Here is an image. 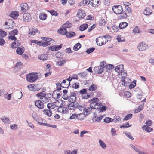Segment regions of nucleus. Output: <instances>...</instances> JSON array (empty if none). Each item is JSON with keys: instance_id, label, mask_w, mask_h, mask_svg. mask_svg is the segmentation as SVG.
<instances>
[{"instance_id": "1", "label": "nucleus", "mask_w": 154, "mask_h": 154, "mask_svg": "<svg viewBox=\"0 0 154 154\" xmlns=\"http://www.w3.org/2000/svg\"><path fill=\"white\" fill-rule=\"evenodd\" d=\"M36 96L39 98L41 100V101L44 103H46L49 102V100H51L50 98L51 96V94H45L42 92L38 93L36 94Z\"/></svg>"}, {"instance_id": "2", "label": "nucleus", "mask_w": 154, "mask_h": 154, "mask_svg": "<svg viewBox=\"0 0 154 154\" xmlns=\"http://www.w3.org/2000/svg\"><path fill=\"white\" fill-rule=\"evenodd\" d=\"M99 99L97 97L94 98L89 100L90 106L92 109H98L100 104L98 102Z\"/></svg>"}, {"instance_id": "3", "label": "nucleus", "mask_w": 154, "mask_h": 154, "mask_svg": "<svg viewBox=\"0 0 154 154\" xmlns=\"http://www.w3.org/2000/svg\"><path fill=\"white\" fill-rule=\"evenodd\" d=\"M26 78L28 82H33L37 79L38 75L37 73L32 72L27 74Z\"/></svg>"}, {"instance_id": "4", "label": "nucleus", "mask_w": 154, "mask_h": 154, "mask_svg": "<svg viewBox=\"0 0 154 154\" xmlns=\"http://www.w3.org/2000/svg\"><path fill=\"white\" fill-rule=\"evenodd\" d=\"M96 41L97 45L102 46L105 44L108 41V40L105 37L102 36L97 38Z\"/></svg>"}, {"instance_id": "5", "label": "nucleus", "mask_w": 154, "mask_h": 154, "mask_svg": "<svg viewBox=\"0 0 154 154\" xmlns=\"http://www.w3.org/2000/svg\"><path fill=\"white\" fill-rule=\"evenodd\" d=\"M5 28L7 29H13L14 27V22L11 19L7 20L4 24Z\"/></svg>"}, {"instance_id": "6", "label": "nucleus", "mask_w": 154, "mask_h": 154, "mask_svg": "<svg viewBox=\"0 0 154 154\" xmlns=\"http://www.w3.org/2000/svg\"><path fill=\"white\" fill-rule=\"evenodd\" d=\"M28 89L31 91H38L40 89V87L38 84H32L27 86Z\"/></svg>"}, {"instance_id": "7", "label": "nucleus", "mask_w": 154, "mask_h": 154, "mask_svg": "<svg viewBox=\"0 0 154 154\" xmlns=\"http://www.w3.org/2000/svg\"><path fill=\"white\" fill-rule=\"evenodd\" d=\"M148 48V45L144 42H140L138 46V48L140 51H144Z\"/></svg>"}, {"instance_id": "8", "label": "nucleus", "mask_w": 154, "mask_h": 154, "mask_svg": "<svg viewBox=\"0 0 154 154\" xmlns=\"http://www.w3.org/2000/svg\"><path fill=\"white\" fill-rule=\"evenodd\" d=\"M124 67L123 64H120L116 66L115 68L116 72L119 74V75L122 76V73Z\"/></svg>"}, {"instance_id": "9", "label": "nucleus", "mask_w": 154, "mask_h": 154, "mask_svg": "<svg viewBox=\"0 0 154 154\" xmlns=\"http://www.w3.org/2000/svg\"><path fill=\"white\" fill-rule=\"evenodd\" d=\"M23 20L25 22H28L31 20L30 15L28 13H25L23 14Z\"/></svg>"}, {"instance_id": "10", "label": "nucleus", "mask_w": 154, "mask_h": 154, "mask_svg": "<svg viewBox=\"0 0 154 154\" xmlns=\"http://www.w3.org/2000/svg\"><path fill=\"white\" fill-rule=\"evenodd\" d=\"M57 111L60 113L63 114H66L68 112V110L66 107L61 106L59 107L57 109Z\"/></svg>"}, {"instance_id": "11", "label": "nucleus", "mask_w": 154, "mask_h": 154, "mask_svg": "<svg viewBox=\"0 0 154 154\" xmlns=\"http://www.w3.org/2000/svg\"><path fill=\"white\" fill-rule=\"evenodd\" d=\"M57 32L58 34L63 35H66L67 31L66 28L62 26L61 27L59 28L57 31Z\"/></svg>"}, {"instance_id": "12", "label": "nucleus", "mask_w": 154, "mask_h": 154, "mask_svg": "<svg viewBox=\"0 0 154 154\" xmlns=\"http://www.w3.org/2000/svg\"><path fill=\"white\" fill-rule=\"evenodd\" d=\"M60 92L57 90L54 91L52 94V97L54 99H58L61 97Z\"/></svg>"}, {"instance_id": "13", "label": "nucleus", "mask_w": 154, "mask_h": 154, "mask_svg": "<svg viewBox=\"0 0 154 154\" xmlns=\"http://www.w3.org/2000/svg\"><path fill=\"white\" fill-rule=\"evenodd\" d=\"M35 105L36 107L39 109H42L44 107L43 103L40 100H36L35 102Z\"/></svg>"}, {"instance_id": "14", "label": "nucleus", "mask_w": 154, "mask_h": 154, "mask_svg": "<svg viewBox=\"0 0 154 154\" xmlns=\"http://www.w3.org/2000/svg\"><path fill=\"white\" fill-rule=\"evenodd\" d=\"M143 94L141 93L140 94H138L137 96V98L141 102H146V98L143 97Z\"/></svg>"}, {"instance_id": "15", "label": "nucleus", "mask_w": 154, "mask_h": 154, "mask_svg": "<svg viewBox=\"0 0 154 154\" xmlns=\"http://www.w3.org/2000/svg\"><path fill=\"white\" fill-rule=\"evenodd\" d=\"M19 15V12L16 11H12L9 14V16L14 19H17Z\"/></svg>"}, {"instance_id": "16", "label": "nucleus", "mask_w": 154, "mask_h": 154, "mask_svg": "<svg viewBox=\"0 0 154 154\" xmlns=\"http://www.w3.org/2000/svg\"><path fill=\"white\" fill-rule=\"evenodd\" d=\"M86 16V13L85 10H79L78 12L77 16L79 18L84 17Z\"/></svg>"}, {"instance_id": "17", "label": "nucleus", "mask_w": 154, "mask_h": 154, "mask_svg": "<svg viewBox=\"0 0 154 154\" xmlns=\"http://www.w3.org/2000/svg\"><path fill=\"white\" fill-rule=\"evenodd\" d=\"M54 103L55 107H59L61 106H63L65 105L63 102V101L61 100H57L55 102H54Z\"/></svg>"}, {"instance_id": "18", "label": "nucleus", "mask_w": 154, "mask_h": 154, "mask_svg": "<svg viewBox=\"0 0 154 154\" xmlns=\"http://www.w3.org/2000/svg\"><path fill=\"white\" fill-rule=\"evenodd\" d=\"M62 45H59L57 46L54 45L50 47V49L52 51H57L61 48Z\"/></svg>"}, {"instance_id": "19", "label": "nucleus", "mask_w": 154, "mask_h": 154, "mask_svg": "<svg viewBox=\"0 0 154 154\" xmlns=\"http://www.w3.org/2000/svg\"><path fill=\"white\" fill-rule=\"evenodd\" d=\"M76 100L75 93H71V95L69 96V101L71 103H74Z\"/></svg>"}, {"instance_id": "20", "label": "nucleus", "mask_w": 154, "mask_h": 154, "mask_svg": "<svg viewBox=\"0 0 154 154\" xmlns=\"http://www.w3.org/2000/svg\"><path fill=\"white\" fill-rule=\"evenodd\" d=\"M82 110H83L84 113L85 115H88L89 114L92 110V109L90 107H86L84 108L83 107H82Z\"/></svg>"}, {"instance_id": "21", "label": "nucleus", "mask_w": 154, "mask_h": 154, "mask_svg": "<svg viewBox=\"0 0 154 154\" xmlns=\"http://www.w3.org/2000/svg\"><path fill=\"white\" fill-rule=\"evenodd\" d=\"M107 23L106 21L104 19L102 18L99 21L98 24L101 27L105 26Z\"/></svg>"}, {"instance_id": "22", "label": "nucleus", "mask_w": 154, "mask_h": 154, "mask_svg": "<svg viewBox=\"0 0 154 154\" xmlns=\"http://www.w3.org/2000/svg\"><path fill=\"white\" fill-rule=\"evenodd\" d=\"M24 51V48L23 47H19L16 50L17 53L19 55H22Z\"/></svg>"}, {"instance_id": "23", "label": "nucleus", "mask_w": 154, "mask_h": 154, "mask_svg": "<svg viewBox=\"0 0 154 154\" xmlns=\"http://www.w3.org/2000/svg\"><path fill=\"white\" fill-rule=\"evenodd\" d=\"M128 23L125 22L120 23L119 25V28L121 29H123L128 26Z\"/></svg>"}, {"instance_id": "24", "label": "nucleus", "mask_w": 154, "mask_h": 154, "mask_svg": "<svg viewBox=\"0 0 154 154\" xmlns=\"http://www.w3.org/2000/svg\"><path fill=\"white\" fill-rule=\"evenodd\" d=\"M149 126L144 125L142 127V128L145 131L148 132H150L152 131L153 129Z\"/></svg>"}, {"instance_id": "25", "label": "nucleus", "mask_w": 154, "mask_h": 154, "mask_svg": "<svg viewBox=\"0 0 154 154\" xmlns=\"http://www.w3.org/2000/svg\"><path fill=\"white\" fill-rule=\"evenodd\" d=\"M66 36L69 38H70L73 36L76 35L75 33L74 32L71 31L68 32L66 33Z\"/></svg>"}, {"instance_id": "26", "label": "nucleus", "mask_w": 154, "mask_h": 154, "mask_svg": "<svg viewBox=\"0 0 154 154\" xmlns=\"http://www.w3.org/2000/svg\"><path fill=\"white\" fill-rule=\"evenodd\" d=\"M47 17V14L44 13H41L39 15L40 19L42 20H45L46 19Z\"/></svg>"}, {"instance_id": "27", "label": "nucleus", "mask_w": 154, "mask_h": 154, "mask_svg": "<svg viewBox=\"0 0 154 154\" xmlns=\"http://www.w3.org/2000/svg\"><path fill=\"white\" fill-rule=\"evenodd\" d=\"M72 23H70L69 21H67L65 23L63 24L62 26L63 27L66 28H69L71 27L72 26Z\"/></svg>"}, {"instance_id": "28", "label": "nucleus", "mask_w": 154, "mask_h": 154, "mask_svg": "<svg viewBox=\"0 0 154 154\" xmlns=\"http://www.w3.org/2000/svg\"><path fill=\"white\" fill-rule=\"evenodd\" d=\"M44 114L48 117H51L52 115V111L49 109H45L43 110Z\"/></svg>"}, {"instance_id": "29", "label": "nucleus", "mask_w": 154, "mask_h": 154, "mask_svg": "<svg viewBox=\"0 0 154 154\" xmlns=\"http://www.w3.org/2000/svg\"><path fill=\"white\" fill-rule=\"evenodd\" d=\"M39 59L42 60H46L48 58L47 55L45 54H42L38 56Z\"/></svg>"}, {"instance_id": "30", "label": "nucleus", "mask_w": 154, "mask_h": 154, "mask_svg": "<svg viewBox=\"0 0 154 154\" xmlns=\"http://www.w3.org/2000/svg\"><path fill=\"white\" fill-rule=\"evenodd\" d=\"M21 10H28L29 9V6L26 3L21 4L20 5Z\"/></svg>"}, {"instance_id": "31", "label": "nucleus", "mask_w": 154, "mask_h": 154, "mask_svg": "<svg viewBox=\"0 0 154 154\" xmlns=\"http://www.w3.org/2000/svg\"><path fill=\"white\" fill-rule=\"evenodd\" d=\"M66 60L65 59L58 61H57L56 63L59 66H63L64 64L66 63Z\"/></svg>"}, {"instance_id": "32", "label": "nucleus", "mask_w": 154, "mask_h": 154, "mask_svg": "<svg viewBox=\"0 0 154 154\" xmlns=\"http://www.w3.org/2000/svg\"><path fill=\"white\" fill-rule=\"evenodd\" d=\"M97 88V85L95 84H93L90 87L88 90L90 91H93L96 90Z\"/></svg>"}, {"instance_id": "33", "label": "nucleus", "mask_w": 154, "mask_h": 154, "mask_svg": "<svg viewBox=\"0 0 154 154\" xmlns=\"http://www.w3.org/2000/svg\"><path fill=\"white\" fill-rule=\"evenodd\" d=\"M37 30L36 28H32L29 29V34L32 35H34L37 32Z\"/></svg>"}, {"instance_id": "34", "label": "nucleus", "mask_w": 154, "mask_h": 154, "mask_svg": "<svg viewBox=\"0 0 154 154\" xmlns=\"http://www.w3.org/2000/svg\"><path fill=\"white\" fill-rule=\"evenodd\" d=\"M88 24H84L80 26L79 29L81 31H83L86 30L88 27Z\"/></svg>"}, {"instance_id": "35", "label": "nucleus", "mask_w": 154, "mask_h": 154, "mask_svg": "<svg viewBox=\"0 0 154 154\" xmlns=\"http://www.w3.org/2000/svg\"><path fill=\"white\" fill-rule=\"evenodd\" d=\"M144 104H143L140 105L137 109H135L134 112L135 113H138L142 110L143 108Z\"/></svg>"}, {"instance_id": "36", "label": "nucleus", "mask_w": 154, "mask_h": 154, "mask_svg": "<svg viewBox=\"0 0 154 154\" xmlns=\"http://www.w3.org/2000/svg\"><path fill=\"white\" fill-rule=\"evenodd\" d=\"M99 4V0H94L93 2H91V5L94 7H96Z\"/></svg>"}, {"instance_id": "37", "label": "nucleus", "mask_w": 154, "mask_h": 154, "mask_svg": "<svg viewBox=\"0 0 154 154\" xmlns=\"http://www.w3.org/2000/svg\"><path fill=\"white\" fill-rule=\"evenodd\" d=\"M90 3L89 0H83L82 2L79 3V5L81 6L82 4L83 5H87Z\"/></svg>"}, {"instance_id": "38", "label": "nucleus", "mask_w": 154, "mask_h": 154, "mask_svg": "<svg viewBox=\"0 0 154 154\" xmlns=\"http://www.w3.org/2000/svg\"><path fill=\"white\" fill-rule=\"evenodd\" d=\"M114 119L109 117H106L104 119V122L106 123H108L113 121Z\"/></svg>"}, {"instance_id": "39", "label": "nucleus", "mask_w": 154, "mask_h": 154, "mask_svg": "<svg viewBox=\"0 0 154 154\" xmlns=\"http://www.w3.org/2000/svg\"><path fill=\"white\" fill-rule=\"evenodd\" d=\"M122 80L121 81V83L122 84L125 86H127L128 85V84L129 83V82L128 81V80L126 81L127 80H129L128 79H126L125 80V79H121Z\"/></svg>"}, {"instance_id": "40", "label": "nucleus", "mask_w": 154, "mask_h": 154, "mask_svg": "<svg viewBox=\"0 0 154 154\" xmlns=\"http://www.w3.org/2000/svg\"><path fill=\"white\" fill-rule=\"evenodd\" d=\"M102 118L103 117L102 116L100 117L95 116L93 119V120L94 122H97L100 121Z\"/></svg>"}, {"instance_id": "41", "label": "nucleus", "mask_w": 154, "mask_h": 154, "mask_svg": "<svg viewBox=\"0 0 154 154\" xmlns=\"http://www.w3.org/2000/svg\"><path fill=\"white\" fill-rule=\"evenodd\" d=\"M81 44L79 43H78L74 45L73 48V50L74 51L78 50L81 47Z\"/></svg>"}, {"instance_id": "42", "label": "nucleus", "mask_w": 154, "mask_h": 154, "mask_svg": "<svg viewBox=\"0 0 154 154\" xmlns=\"http://www.w3.org/2000/svg\"><path fill=\"white\" fill-rule=\"evenodd\" d=\"M99 143L100 146L103 149H105L106 147V145L105 144V143L101 140L100 139L99 140Z\"/></svg>"}, {"instance_id": "43", "label": "nucleus", "mask_w": 154, "mask_h": 154, "mask_svg": "<svg viewBox=\"0 0 154 154\" xmlns=\"http://www.w3.org/2000/svg\"><path fill=\"white\" fill-rule=\"evenodd\" d=\"M38 123L44 126H46L48 127H52L53 128H56V126L55 125H51L49 124H48L46 123H41L38 122Z\"/></svg>"}, {"instance_id": "44", "label": "nucleus", "mask_w": 154, "mask_h": 154, "mask_svg": "<svg viewBox=\"0 0 154 154\" xmlns=\"http://www.w3.org/2000/svg\"><path fill=\"white\" fill-rule=\"evenodd\" d=\"M38 123L44 126H46L48 127H52L53 128H56V126L55 125H51L49 124H48L46 123H41L38 122Z\"/></svg>"}, {"instance_id": "45", "label": "nucleus", "mask_w": 154, "mask_h": 154, "mask_svg": "<svg viewBox=\"0 0 154 154\" xmlns=\"http://www.w3.org/2000/svg\"><path fill=\"white\" fill-rule=\"evenodd\" d=\"M47 107L49 109H53L55 108L54 103H49L47 104Z\"/></svg>"}, {"instance_id": "46", "label": "nucleus", "mask_w": 154, "mask_h": 154, "mask_svg": "<svg viewBox=\"0 0 154 154\" xmlns=\"http://www.w3.org/2000/svg\"><path fill=\"white\" fill-rule=\"evenodd\" d=\"M18 30L16 29L10 32L9 34H11V35H14L15 36L18 34Z\"/></svg>"}, {"instance_id": "47", "label": "nucleus", "mask_w": 154, "mask_h": 154, "mask_svg": "<svg viewBox=\"0 0 154 154\" xmlns=\"http://www.w3.org/2000/svg\"><path fill=\"white\" fill-rule=\"evenodd\" d=\"M133 116V115L132 114H127L125 117L123 118L124 120H127L130 119Z\"/></svg>"}, {"instance_id": "48", "label": "nucleus", "mask_w": 154, "mask_h": 154, "mask_svg": "<svg viewBox=\"0 0 154 154\" xmlns=\"http://www.w3.org/2000/svg\"><path fill=\"white\" fill-rule=\"evenodd\" d=\"M7 35V33L2 30H0V37H4L6 36Z\"/></svg>"}, {"instance_id": "49", "label": "nucleus", "mask_w": 154, "mask_h": 154, "mask_svg": "<svg viewBox=\"0 0 154 154\" xmlns=\"http://www.w3.org/2000/svg\"><path fill=\"white\" fill-rule=\"evenodd\" d=\"M131 125H130L128 122H127L123 124L122 125L120 126V128H128L131 126Z\"/></svg>"}, {"instance_id": "50", "label": "nucleus", "mask_w": 154, "mask_h": 154, "mask_svg": "<svg viewBox=\"0 0 154 154\" xmlns=\"http://www.w3.org/2000/svg\"><path fill=\"white\" fill-rule=\"evenodd\" d=\"M71 103L68 105V108L70 110H73L75 107V105L74 103Z\"/></svg>"}, {"instance_id": "51", "label": "nucleus", "mask_w": 154, "mask_h": 154, "mask_svg": "<svg viewBox=\"0 0 154 154\" xmlns=\"http://www.w3.org/2000/svg\"><path fill=\"white\" fill-rule=\"evenodd\" d=\"M123 10L122 11V12L121 14V17L122 18H126L127 16V12H125V10L124 11Z\"/></svg>"}, {"instance_id": "52", "label": "nucleus", "mask_w": 154, "mask_h": 154, "mask_svg": "<svg viewBox=\"0 0 154 154\" xmlns=\"http://www.w3.org/2000/svg\"><path fill=\"white\" fill-rule=\"evenodd\" d=\"M152 13V10H143V13L146 15H148Z\"/></svg>"}, {"instance_id": "53", "label": "nucleus", "mask_w": 154, "mask_h": 154, "mask_svg": "<svg viewBox=\"0 0 154 154\" xmlns=\"http://www.w3.org/2000/svg\"><path fill=\"white\" fill-rule=\"evenodd\" d=\"M43 40H44L42 42V46L45 47L50 45V42H47V41L45 40L44 38Z\"/></svg>"}, {"instance_id": "54", "label": "nucleus", "mask_w": 154, "mask_h": 154, "mask_svg": "<svg viewBox=\"0 0 154 154\" xmlns=\"http://www.w3.org/2000/svg\"><path fill=\"white\" fill-rule=\"evenodd\" d=\"M133 32L135 33H138L141 32L140 29L137 26H136L133 30Z\"/></svg>"}, {"instance_id": "55", "label": "nucleus", "mask_w": 154, "mask_h": 154, "mask_svg": "<svg viewBox=\"0 0 154 154\" xmlns=\"http://www.w3.org/2000/svg\"><path fill=\"white\" fill-rule=\"evenodd\" d=\"M2 121L5 123H10L9 120L8 118L5 117H3L1 119Z\"/></svg>"}, {"instance_id": "56", "label": "nucleus", "mask_w": 154, "mask_h": 154, "mask_svg": "<svg viewBox=\"0 0 154 154\" xmlns=\"http://www.w3.org/2000/svg\"><path fill=\"white\" fill-rule=\"evenodd\" d=\"M117 39L118 42L124 41L125 38L124 37H122L120 35H119L117 36Z\"/></svg>"}, {"instance_id": "57", "label": "nucleus", "mask_w": 154, "mask_h": 154, "mask_svg": "<svg viewBox=\"0 0 154 154\" xmlns=\"http://www.w3.org/2000/svg\"><path fill=\"white\" fill-rule=\"evenodd\" d=\"M80 115L79 114H77L76 113H73L70 117L69 119L70 120L74 119L76 118H77L78 117V115Z\"/></svg>"}, {"instance_id": "58", "label": "nucleus", "mask_w": 154, "mask_h": 154, "mask_svg": "<svg viewBox=\"0 0 154 154\" xmlns=\"http://www.w3.org/2000/svg\"><path fill=\"white\" fill-rule=\"evenodd\" d=\"M117 9V10H122V7L120 5H116L113 6L112 10Z\"/></svg>"}, {"instance_id": "59", "label": "nucleus", "mask_w": 154, "mask_h": 154, "mask_svg": "<svg viewBox=\"0 0 154 154\" xmlns=\"http://www.w3.org/2000/svg\"><path fill=\"white\" fill-rule=\"evenodd\" d=\"M82 97L83 98L87 99L90 97V94L86 93L82 95Z\"/></svg>"}, {"instance_id": "60", "label": "nucleus", "mask_w": 154, "mask_h": 154, "mask_svg": "<svg viewBox=\"0 0 154 154\" xmlns=\"http://www.w3.org/2000/svg\"><path fill=\"white\" fill-rule=\"evenodd\" d=\"M72 78H70V77L67 79L66 80L68 81H67V84H66V86H65V87H64L65 88H66L69 86L70 84V81L72 80Z\"/></svg>"}, {"instance_id": "61", "label": "nucleus", "mask_w": 154, "mask_h": 154, "mask_svg": "<svg viewBox=\"0 0 154 154\" xmlns=\"http://www.w3.org/2000/svg\"><path fill=\"white\" fill-rule=\"evenodd\" d=\"M95 50V48H90L89 49H88L87 50V51H86V52L88 54H90L92 53Z\"/></svg>"}, {"instance_id": "62", "label": "nucleus", "mask_w": 154, "mask_h": 154, "mask_svg": "<svg viewBox=\"0 0 154 154\" xmlns=\"http://www.w3.org/2000/svg\"><path fill=\"white\" fill-rule=\"evenodd\" d=\"M48 11L52 15L57 16L58 14V13L55 10H48Z\"/></svg>"}, {"instance_id": "63", "label": "nucleus", "mask_w": 154, "mask_h": 154, "mask_svg": "<svg viewBox=\"0 0 154 154\" xmlns=\"http://www.w3.org/2000/svg\"><path fill=\"white\" fill-rule=\"evenodd\" d=\"M72 86L73 88L76 89L79 87V83H74L72 84Z\"/></svg>"}, {"instance_id": "64", "label": "nucleus", "mask_w": 154, "mask_h": 154, "mask_svg": "<svg viewBox=\"0 0 154 154\" xmlns=\"http://www.w3.org/2000/svg\"><path fill=\"white\" fill-rule=\"evenodd\" d=\"M106 68L110 70L114 68V66L111 64L106 65Z\"/></svg>"}]
</instances>
